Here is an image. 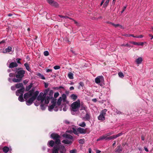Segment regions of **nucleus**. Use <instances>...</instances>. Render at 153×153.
<instances>
[{"label": "nucleus", "mask_w": 153, "mask_h": 153, "mask_svg": "<svg viewBox=\"0 0 153 153\" xmlns=\"http://www.w3.org/2000/svg\"><path fill=\"white\" fill-rule=\"evenodd\" d=\"M14 71L17 73L15 76L17 78H13L12 79V81L14 82H21L23 77L24 76V74H25V71L24 70H21V68L16 69Z\"/></svg>", "instance_id": "f257e3e1"}, {"label": "nucleus", "mask_w": 153, "mask_h": 153, "mask_svg": "<svg viewBox=\"0 0 153 153\" xmlns=\"http://www.w3.org/2000/svg\"><path fill=\"white\" fill-rule=\"evenodd\" d=\"M63 137L65 139L63 140L62 142L65 144L71 145L74 140L73 137L70 134H65L63 135Z\"/></svg>", "instance_id": "f03ea898"}, {"label": "nucleus", "mask_w": 153, "mask_h": 153, "mask_svg": "<svg viewBox=\"0 0 153 153\" xmlns=\"http://www.w3.org/2000/svg\"><path fill=\"white\" fill-rule=\"evenodd\" d=\"M59 151L60 153H66V149L63 145H55L52 149V153H58Z\"/></svg>", "instance_id": "7ed1b4c3"}, {"label": "nucleus", "mask_w": 153, "mask_h": 153, "mask_svg": "<svg viewBox=\"0 0 153 153\" xmlns=\"http://www.w3.org/2000/svg\"><path fill=\"white\" fill-rule=\"evenodd\" d=\"M80 106L79 101H78L73 102L71 105V111H72L75 112L77 111Z\"/></svg>", "instance_id": "20e7f679"}, {"label": "nucleus", "mask_w": 153, "mask_h": 153, "mask_svg": "<svg viewBox=\"0 0 153 153\" xmlns=\"http://www.w3.org/2000/svg\"><path fill=\"white\" fill-rule=\"evenodd\" d=\"M51 137L55 140V143L56 144H59L60 143V136L58 134L55 133H52L51 135Z\"/></svg>", "instance_id": "39448f33"}, {"label": "nucleus", "mask_w": 153, "mask_h": 153, "mask_svg": "<svg viewBox=\"0 0 153 153\" xmlns=\"http://www.w3.org/2000/svg\"><path fill=\"white\" fill-rule=\"evenodd\" d=\"M107 111V110L106 109H104L101 111L100 114L98 117L99 120L103 121L105 120V116Z\"/></svg>", "instance_id": "423d86ee"}, {"label": "nucleus", "mask_w": 153, "mask_h": 153, "mask_svg": "<svg viewBox=\"0 0 153 153\" xmlns=\"http://www.w3.org/2000/svg\"><path fill=\"white\" fill-rule=\"evenodd\" d=\"M53 91L52 90H51L49 92V96H46L45 99V104L46 105L48 104L50 102V99L53 98Z\"/></svg>", "instance_id": "0eeeda50"}, {"label": "nucleus", "mask_w": 153, "mask_h": 153, "mask_svg": "<svg viewBox=\"0 0 153 153\" xmlns=\"http://www.w3.org/2000/svg\"><path fill=\"white\" fill-rule=\"evenodd\" d=\"M7 65L10 68L17 67L18 65L15 62H12L11 59L8 60L7 63Z\"/></svg>", "instance_id": "6e6552de"}, {"label": "nucleus", "mask_w": 153, "mask_h": 153, "mask_svg": "<svg viewBox=\"0 0 153 153\" xmlns=\"http://www.w3.org/2000/svg\"><path fill=\"white\" fill-rule=\"evenodd\" d=\"M46 97L45 96V94L41 92L37 98V100L38 101H40L41 103H43L44 100L45 101V98Z\"/></svg>", "instance_id": "1a4fd4ad"}, {"label": "nucleus", "mask_w": 153, "mask_h": 153, "mask_svg": "<svg viewBox=\"0 0 153 153\" xmlns=\"http://www.w3.org/2000/svg\"><path fill=\"white\" fill-rule=\"evenodd\" d=\"M33 94V91H29L28 92L25 93L24 94V97L25 100H27L28 98H31Z\"/></svg>", "instance_id": "9d476101"}, {"label": "nucleus", "mask_w": 153, "mask_h": 153, "mask_svg": "<svg viewBox=\"0 0 153 153\" xmlns=\"http://www.w3.org/2000/svg\"><path fill=\"white\" fill-rule=\"evenodd\" d=\"M104 80V78L102 76H98L95 79V82L96 83L99 84Z\"/></svg>", "instance_id": "9b49d317"}, {"label": "nucleus", "mask_w": 153, "mask_h": 153, "mask_svg": "<svg viewBox=\"0 0 153 153\" xmlns=\"http://www.w3.org/2000/svg\"><path fill=\"white\" fill-rule=\"evenodd\" d=\"M34 97H31L28 100H26V104L27 105H30L33 102V101L35 100Z\"/></svg>", "instance_id": "f8f14e48"}, {"label": "nucleus", "mask_w": 153, "mask_h": 153, "mask_svg": "<svg viewBox=\"0 0 153 153\" xmlns=\"http://www.w3.org/2000/svg\"><path fill=\"white\" fill-rule=\"evenodd\" d=\"M48 3L51 5L55 7H57L58 6V4L53 0H47Z\"/></svg>", "instance_id": "ddd939ff"}, {"label": "nucleus", "mask_w": 153, "mask_h": 153, "mask_svg": "<svg viewBox=\"0 0 153 153\" xmlns=\"http://www.w3.org/2000/svg\"><path fill=\"white\" fill-rule=\"evenodd\" d=\"M24 90L25 88H20L17 90L16 92V95L17 96L23 95Z\"/></svg>", "instance_id": "4468645a"}, {"label": "nucleus", "mask_w": 153, "mask_h": 153, "mask_svg": "<svg viewBox=\"0 0 153 153\" xmlns=\"http://www.w3.org/2000/svg\"><path fill=\"white\" fill-rule=\"evenodd\" d=\"M110 140V136L109 137H106V135H103L101 136H100L99 138L97 139V141H99L100 140Z\"/></svg>", "instance_id": "2eb2a0df"}, {"label": "nucleus", "mask_w": 153, "mask_h": 153, "mask_svg": "<svg viewBox=\"0 0 153 153\" xmlns=\"http://www.w3.org/2000/svg\"><path fill=\"white\" fill-rule=\"evenodd\" d=\"M79 134H85L86 133V129L81 127H79L78 128Z\"/></svg>", "instance_id": "dca6fc26"}, {"label": "nucleus", "mask_w": 153, "mask_h": 153, "mask_svg": "<svg viewBox=\"0 0 153 153\" xmlns=\"http://www.w3.org/2000/svg\"><path fill=\"white\" fill-rule=\"evenodd\" d=\"M2 150L3 152L4 153H6L8 152V153H11V150H10L9 148L7 146H5L4 147Z\"/></svg>", "instance_id": "f3484780"}, {"label": "nucleus", "mask_w": 153, "mask_h": 153, "mask_svg": "<svg viewBox=\"0 0 153 153\" xmlns=\"http://www.w3.org/2000/svg\"><path fill=\"white\" fill-rule=\"evenodd\" d=\"M16 87L17 88H25L22 83H19L16 85Z\"/></svg>", "instance_id": "a211bd4d"}, {"label": "nucleus", "mask_w": 153, "mask_h": 153, "mask_svg": "<svg viewBox=\"0 0 153 153\" xmlns=\"http://www.w3.org/2000/svg\"><path fill=\"white\" fill-rule=\"evenodd\" d=\"M71 131L72 132H73L74 134L76 135H77L79 134L78 131V128L76 129L75 128L73 127L72 128Z\"/></svg>", "instance_id": "6ab92c4d"}, {"label": "nucleus", "mask_w": 153, "mask_h": 153, "mask_svg": "<svg viewBox=\"0 0 153 153\" xmlns=\"http://www.w3.org/2000/svg\"><path fill=\"white\" fill-rule=\"evenodd\" d=\"M122 135V133H120L118 134H117L115 135H114L113 136H110V140L113 139H115L121 136Z\"/></svg>", "instance_id": "aec40b11"}, {"label": "nucleus", "mask_w": 153, "mask_h": 153, "mask_svg": "<svg viewBox=\"0 0 153 153\" xmlns=\"http://www.w3.org/2000/svg\"><path fill=\"white\" fill-rule=\"evenodd\" d=\"M142 61V58L141 57H139L136 59L135 62L137 64H140L141 63Z\"/></svg>", "instance_id": "412c9836"}, {"label": "nucleus", "mask_w": 153, "mask_h": 153, "mask_svg": "<svg viewBox=\"0 0 153 153\" xmlns=\"http://www.w3.org/2000/svg\"><path fill=\"white\" fill-rule=\"evenodd\" d=\"M12 48L10 46H8V47L6 48L3 51L4 53H7L11 51Z\"/></svg>", "instance_id": "4be33fe9"}, {"label": "nucleus", "mask_w": 153, "mask_h": 153, "mask_svg": "<svg viewBox=\"0 0 153 153\" xmlns=\"http://www.w3.org/2000/svg\"><path fill=\"white\" fill-rule=\"evenodd\" d=\"M54 143V142L53 140H51L48 141L47 145L48 146L52 147L53 146Z\"/></svg>", "instance_id": "5701e85b"}, {"label": "nucleus", "mask_w": 153, "mask_h": 153, "mask_svg": "<svg viewBox=\"0 0 153 153\" xmlns=\"http://www.w3.org/2000/svg\"><path fill=\"white\" fill-rule=\"evenodd\" d=\"M84 118L85 120H90V115L88 112L86 113Z\"/></svg>", "instance_id": "b1692460"}, {"label": "nucleus", "mask_w": 153, "mask_h": 153, "mask_svg": "<svg viewBox=\"0 0 153 153\" xmlns=\"http://www.w3.org/2000/svg\"><path fill=\"white\" fill-rule=\"evenodd\" d=\"M62 100L63 102H65L66 101L67 96L65 94H62Z\"/></svg>", "instance_id": "393cba45"}, {"label": "nucleus", "mask_w": 153, "mask_h": 153, "mask_svg": "<svg viewBox=\"0 0 153 153\" xmlns=\"http://www.w3.org/2000/svg\"><path fill=\"white\" fill-rule=\"evenodd\" d=\"M131 43L134 45L143 46V42H131Z\"/></svg>", "instance_id": "a878e982"}, {"label": "nucleus", "mask_w": 153, "mask_h": 153, "mask_svg": "<svg viewBox=\"0 0 153 153\" xmlns=\"http://www.w3.org/2000/svg\"><path fill=\"white\" fill-rule=\"evenodd\" d=\"M70 97L71 99L74 100H75L77 99V96L76 94H73L71 95Z\"/></svg>", "instance_id": "bb28decb"}, {"label": "nucleus", "mask_w": 153, "mask_h": 153, "mask_svg": "<svg viewBox=\"0 0 153 153\" xmlns=\"http://www.w3.org/2000/svg\"><path fill=\"white\" fill-rule=\"evenodd\" d=\"M56 106V105L52 104V105H50L48 106V110L50 111H51L53 109L54 107Z\"/></svg>", "instance_id": "cd10ccee"}, {"label": "nucleus", "mask_w": 153, "mask_h": 153, "mask_svg": "<svg viewBox=\"0 0 153 153\" xmlns=\"http://www.w3.org/2000/svg\"><path fill=\"white\" fill-rule=\"evenodd\" d=\"M39 92L38 91H36L34 93L33 92V95H32V97H34L35 98L34 99L35 100V99H36L37 96L39 94Z\"/></svg>", "instance_id": "c85d7f7f"}, {"label": "nucleus", "mask_w": 153, "mask_h": 153, "mask_svg": "<svg viewBox=\"0 0 153 153\" xmlns=\"http://www.w3.org/2000/svg\"><path fill=\"white\" fill-rule=\"evenodd\" d=\"M24 66L25 67L26 69L28 71H30L31 70L30 68L29 65L27 63H25L24 64Z\"/></svg>", "instance_id": "c756f323"}, {"label": "nucleus", "mask_w": 153, "mask_h": 153, "mask_svg": "<svg viewBox=\"0 0 153 153\" xmlns=\"http://www.w3.org/2000/svg\"><path fill=\"white\" fill-rule=\"evenodd\" d=\"M68 76L70 79H73L74 78L73 74L71 72H69L68 74Z\"/></svg>", "instance_id": "7c9ffc66"}, {"label": "nucleus", "mask_w": 153, "mask_h": 153, "mask_svg": "<svg viewBox=\"0 0 153 153\" xmlns=\"http://www.w3.org/2000/svg\"><path fill=\"white\" fill-rule=\"evenodd\" d=\"M62 101V98L61 97H60L58 99L57 102V104L58 106L60 105H61V102Z\"/></svg>", "instance_id": "2f4dec72"}, {"label": "nucleus", "mask_w": 153, "mask_h": 153, "mask_svg": "<svg viewBox=\"0 0 153 153\" xmlns=\"http://www.w3.org/2000/svg\"><path fill=\"white\" fill-rule=\"evenodd\" d=\"M117 149L116 151V152L118 153H120L122 151V149L120 146H118L117 148Z\"/></svg>", "instance_id": "473e14b6"}, {"label": "nucleus", "mask_w": 153, "mask_h": 153, "mask_svg": "<svg viewBox=\"0 0 153 153\" xmlns=\"http://www.w3.org/2000/svg\"><path fill=\"white\" fill-rule=\"evenodd\" d=\"M110 0H107L104 3L103 6V7L106 8V7L108 5V4L109 1Z\"/></svg>", "instance_id": "72a5a7b5"}, {"label": "nucleus", "mask_w": 153, "mask_h": 153, "mask_svg": "<svg viewBox=\"0 0 153 153\" xmlns=\"http://www.w3.org/2000/svg\"><path fill=\"white\" fill-rule=\"evenodd\" d=\"M46 107L47 105L43 104V103H42V104L40 105L41 108L42 110H45Z\"/></svg>", "instance_id": "f704fd0d"}, {"label": "nucleus", "mask_w": 153, "mask_h": 153, "mask_svg": "<svg viewBox=\"0 0 153 153\" xmlns=\"http://www.w3.org/2000/svg\"><path fill=\"white\" fill-rule=\"evenodd\" d=\"M23 95H21L19 96L18 98V100L21 102L24 101V100L23 97Z\"/></svg>", "instance_id": "c9c22d12"}, {"label": "nucleus", "mask_w": 153, "mask_h": 153, "mask_svg": "<svg viewBox=\"0 0 153 153\" xmlns=\"http://www.w3.org/2000/svg\"><path fill=\"white\" fill-rule=\"evenodd\" d=\"M78 125L82 127H85L86 126V124L85 122H82L79 123Z\"/></svg>", "instance_id": "e433bc0d"}, {"label": "nucleus", "mask_w": 153, "mask_h": 153, "mask_svg": "<svg viewBox=\"0 0 153 153\" xmlns=\"http://www.w3.org/2000/svg\"><path fill=\"white\" fill-rule=\"evenodd\" d=\"M32 85H33L32 83L30 84V85L26 87V90L27 91H29L32 87Z\"/></svg>", "instance_id": "4c0bfd02"}, {"label": "nucleus", "mask_w": 153, "mask_h": 153, "mask_svg": "<svg viewBox=\"0 0 153 153\" xmlns=\"http://www.w3.org/2000/svg\"><path fill=\"white\" fill-rule=\"evenodd\" d=\"M38 75L41 79H45L44 76L40 73H39Z\"/></svg>", "instance_id": "58836bf2"}, {"label": "nucleus", "mask_w": 153, "mask_h": 153, "mask_svg": "<svg viewBox=\"0 0 153 153\" xmlns=\"http://www.w3.org/2000/svg\"><path fill=\"white\" fill-rule=\"evenodd\" d=\"M114 133V132L113 131H112L106 134H105V135H106V137H108L109 136L113 134Z\"/></svg>", "instance_id": "ea45409f"}, {"label": "nucleus", "mask_w": 153, "mask_h": 153, "mask_svg": "<svg viewBox=\"0 0 153 153\" xmlns=\"http://www.w3.org/2000/svg\"><path fill=\"white\" fill-rule=\"evenodd\" d=\"M58 16L61 18H63L64 19H71V18H69L67 16H63L61 15H59Z\"/></svg>", "instance_id": "a19ab883"}, {"label": "nucleus", "mask_w": 153, "mask_h": 153, "mask_svg": "<svg viewBox=\"0 0 153 153\" xmlns=\"http://www.w3.org/2000/svg\"><path fill=\"white\" fill-rule=\"evenodd\" d=\"M85 140L84 139H80L79 141V142L80 144H83L84 143Z\"/></svg>", "instance_id": "79ce46f5"}, {"label": "nucleus", "mask_w": 153, "mask_h": 153, "mask_svg": "<svg viewBox=\"0 0 153 153\" xmlns=\"http://www.w3.org/2000/svg\"><path fill=\"white\" fill-rule=\"evenodd\" d=\"M59 94L58 92L55 93L54 94V98H57L59 96Z\"/></svg>", "instance_id": "37998d69"}, {"label": "nucleus", "mask_w": 153, "mask_h": 153, "mask_svg": "<svg viewBox=\"0 0 153 153\" xmlns=\"http://www.w3.org/2000/svg\"><path fill=\"white\" fill-rule=\"evenodd\" d=\"M114 26L115 27H117L118 26H119L120 28H123V26L121 25H120V24H115V25H114Z\"/></svg>", "instance_id": "c03bdc74"}, {"label": "nucleus", "mask_w": 153, "mask_h": 153, "mask_svg": "<svg viewBox=\"0 0 153 153\" xmlns=\"http://www.w3.org/2000/svg\"><path fill=\"white\" fill-rule=\"evenodd\" d=\"M67 108H68L67 107V105H63V110L64 111H67Z\"/></svg>", "instance_id": "a18cd8bd"}, {"label": "nucleus", "mask_w": 153, "mask_h": 153, "mask_svg": "<svg viewBox=\"0 0 153 153\" xmlns=\"http://www.w3.org/2000/svg\"><path fill=\"white\" fill-rule=\"evenodd\" d=\"M51 103H52V104H54V105H56V100L53 99L51 101Z\"/></svg>", "instance_id": "49530a36"}, {"label": "nucleus", "mask_w": 153, "mask_h": 153, "mask_svg": "<svg viewBox=\"0 0 153 153\" xmlns=\"http://www.w3.org/2000/svg\"><path fill=\"white\" fill-rule=\"evenodd\" d=\"M49 54V52L47 51H46L44 52V54L45 56H48Z\"/></svg>", "instance_id": "de8ad7c7"}, {"label": "nucleus", "mask_w": 153, "mask_h": 153, "mask_svg": "<svg viewBox=\"0 0 153 153\" xmlns=\"http://www.w3.org/2000/svg\"><path fill=\"white\" fill-rule=\"evenodd\" d=\"M118 75L120 77L123 78L124 77L123 74L122 72H119L118 73Z\"/></svg>", "instance_id": "09e8293b"}, {"label": "nucleus", "mask_w": 153, "mask_h": 153, "mask_svg": "<svg viewBox=\"0 0 153 153\" xmlns=\"http://www.w3.org/2000/svg\"><path fill=\"white\" fill-rule=\"evenodd\" d=\"M49 91V89H46L45 90V91L44 92V93H43L45 94V96H46Z\"/></svg>", "instance_id": "8fccbe9b"}, {"label": "nucleus", "mask_w": 153, "mask_h": 153, "mask_svg": "<svg viewBox=\"0 0 153 153\" xmlns=\"http://www.w3.org/2000/svg\"><path fill=\"white\" fill-rule=\"evenodd\" d=\"M21 60V59L17 58L16 59V61L17 62L20 64H21V62H20V60Z\"/></svg>", "instance_id": "3c124183"}, {"label": "nucleus", "mask_w": 153, "mask_h": 153, "mask_svg": "<svg viewBox=\"0 0 153 153\" xmlns=\"http://www.w3.org/2000/svg\"><path fill=\"white\" fill-rule=\"evenodd\" d=\"M53 68L55 70H57L60 69V67L59 66L56 65L53 67Z\"/></svg>", "instance_id": "603ef678"}, {"label": "nucleus", "mask_w": 153, "mask_h": 153, "mask_svg": "<svg viewBox=\"0 0 153 153\" xmlns=\"http://www.w3.org/2000/svg\"><path fill=\"white\" fill-rule=\"evenodd\" d=\"M10 77H14L15 76V74L13 73H10L9 74Z\"/></svg>", "instance_id": "864d4df0"}, {"label": "nucleus", "mask_w": 153, "mask_h": 153, "mask_svg": "<svg viewBox=\"0 0 153 153\" xmlns=\"http://www.w3.org/2000/svg\"><path fill=\"white\" fill-rule=\"evenodd\" d=\"M76 152V150L75 149H74L72 150H71L70 151V153H75Z\"/></svg>", "instance_id": "5fc2aeb1"}, {"label": "nucleus", "mask_w": 153, "mask_h": 153, "mask_svg": "<svg viewBox=\"0 0 153 153\" xmlns=\"http://www.w3.org/2000/svg\"><path fill=\"white\" fill-rule=\"evenodd\" d=\"M126 6H124L123 8V9H122V10L121 11V13H123L124 12V11H125V9H126Z\"/></svg>", "instance_id": "6e6d98bb"}, {"label": "nucleus", "mask_w": 153, "mask_h": 153, "mask_svg": "<svg viewBox=\"0 0 153 153\" xmlns=\"http://www.w3.org/2000/svg\"><path fill=\"white\" fill-rule=\"evenodd\" d=\"M16 88V85L15 86H12L11 87V90L13 91L15 90V88Z\"/></svg>", "instance_id": "4d7b16f0"}, {"label": "nucleus", "mask_w": 153, "mask_h": 153, "mask_svg": "<svg viewBox=\"0 0 153 153\" xmlns=\"http://www.w3.org/2000/svg\"><path fill=\"white\" fill-rule=\"evenodd\" d=\"M79 85L81 87H83L84 86V84L83 82H81L79 83Z\"/></svg>", "instance_id": "13d9d810"}, {"label": "nucleus", "mask_w": 153, "mask_h": 153, "mask_svg": "<svg viewBox=\"0 0 153 153\" xmlns=\"http://www.w3.org/2000/svg\"><path fill=\"white\" fill-rule=\"evenodd\" d=\"M53 109L55 111H58V108H57V106H56H56L54 107V108H53Z\"/></svg>", "instance_id": "bf43d9fd"}, {"label": "nucleus", "mask_w": 153, "mask_h": 153, "mask_svg": "<svg viewBox=\"0 0 153 153\" xmlns=\"http://www.w3.org/2000/svg\"><path fill=\"white\" fill-rule=\"evenodd\" d=\"M52 70L51 69H46V72L47 73H48L49 72H52Z\"/></svg>", "instance_id": "052dcab7"}, {"label": "nucleus", "mask_w": 153, "mask_h": 153, "mask_svg": "<svg viewBox=\"0 0 153 153\" xmlns=\"http://www.w3.org/2000/svg\"><path fill=\"white\" fill-rule=\"evenodd\" d=\"M59 89H62L63 90L65 89L64 87L62 86H59Z\"/></svg>", "instance_id": "680f3d73"}, {"label": "nucleus", "mask_w": 153, "mask_h": 153, "mask_svg": "<svg viewBox=\"0 0 153 153\" xmlns=\"http://www.w3.org/2000/svg\"><path fill=\"white\" fill-rule=\"evenodd\" d=\"M130 35V34H123V35L126 37H130V36H129Z\"/></svg>", "instance_id": "e2e57ef3"}, {"label": "nucleus", "mask_w": 153, "mask_h": 153, "mask_svg": "<svg viewBox=\"0 0 153 153\" xmlns=\"http://www.w3.org/2000/svg\"><path fill=\"white\" fill-rule=\"evenodd\" d=\"M48 83L45 82V88H48Z\"/></svg>", "instance_id": "0e129e2a"}, {"label": "nucleus", "mask_w": 153, "mask_h": 153, "mask_svg": "<svg viewBox=\"0 0 153 153\" xmlns=\"http://www.w3.org/2000/svg\"><path fill=\"white\" fill-rule=\"evenodd\" d=\"M69 89H70V90L72 91V90H74V88L73 86H71L70 88Z\"/></svg>", "instance_id": "69168bd1"}, {"label": "nucleus", "mask_w": 153, "mask_h": 153, "mask_svg": "<svg viewBox=\"0 0 153 153\" xmlns=\"http://www.w3.org/2000/svg\"><path fill=\"white\" fill-rule=\"evenodd\" d=\"M144 148L145 150L147 152H148L149 151V150H148V149L146 147H144Z\"/></svg>", "instance_id": "338daca9"}, {"label": "nucleus", "mask_w": 153, "mask_h": 153, "mask_svg": "<svg viewBox=\"0 0 153 153\" xmlns=\"http://www.w3.org/2000/svg\"><path fill=\"white\" fill-rule=\"evenodd\" d=\"M92 150L91 148H89L88 149V152L89 153H91Z\"/></svg>", "instance_id": "774afa93"}]
</instances>
